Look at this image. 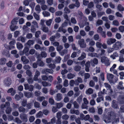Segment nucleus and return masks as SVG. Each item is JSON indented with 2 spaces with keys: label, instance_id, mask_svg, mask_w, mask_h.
<instances>
[{
  "label": "nucleus",
  "instance_id": "obj_58",
  "mask_svg": "<svg viewBox=\"0 0 124 124\" xmlns=\"http://www.w3.org/2000/svg\"><path fill=\"white\" fill-rule=\"evenodd\" d=\"M28 82L30 84H32L33 83V80L32 78H29L27 80Z\"/></svg>",
  "mask_w": 124,
  "mask_h": 124
},
{
  "label": "nucleus",
  "instance_id": "obj_42",
  "mask_svg": "<svg viewBox=\"0 0 124 124\" xmlns=\"http://www.w3.org/2000/svg\"><path fill=\"white\" fill-rule=\"evenodd\" d=\"M35 9L38 12V13H39L41 11L40 6L39 5H37L35 8Z\"/></svg>",
  "mask_w": 124,
  "mask_h": 124
},
{
  "label": "nucleus",
  "instance_id": "obj_10",
  "mask_svg": "<svg viewBox=\"0 0 124 124\" xmlns=\"http://www.w3.org/2000/svg\"><path fill=\"white\" fill-rule=\"evenodd\" d=\"M21 60L24 64H28L29 62V60L26 58L25 56H24L21 57Z\"/></svg>",
  "mask_w": 124,
  "mask_h": 124
},
{
  "label": "nucleus",
  "instance_id": "obj_16",
  "mask_svg": "<svg viewBox=\"0 0 124 124\" xmlns=\"http://www.w3.org/2000/svg\"><path fill=\"white\" fill-rule=\"evenodd\" d=\"M70 113L71 114H75L77 115H78L80 114L79 111L78 110H74L73 109H71L70 111Z\"/></svg>",
  "mask_w": 124,
  "mask_h": 124
},
{
  "label": "nucleus",
  "instance_id": "obj_44",
  "mask_svg": "<svg viewBox=\"0 0 124 124\" xmlns=\"http://www.w3.org/2000/svg\"><path fill=\"white\" fill-rule=\"evenodd\" d=\"M67 76L68 78L70 79L73 78L74 77V76L73 74L71 73H70L68 74Z\"/></svg>",
  "mask_w": 124,
  "mask_h": 124
},
{
  "label": "nucleus",
  "instance_id": "obj_49",
  "mask_svg": "<svg viewBox=\"0 0 124 124\" xmlns=\"http://www.w3.org/2000/svg\"><path fill=\"white\" fill-rule=\"evenodd\" d=\"M113 24L116 26H118L119 25V23L117 20H115L113 21Z\"/></svg>",
  "mask_w": 124,
  "mask_h": 124
},
{
  "label": "nucleus",
  "instance_id": "obj_62",
  "mask_svg": "<svg viewBox=\"0 0 124 124\" xmlns=\"http://www.w3.org/2000/svg\"><path fill=\"white\" fill-rule=\"evenodd\" d=\"M116 37L118 39H120L121 38V35L120 33H117L116 34Z\"/></svg>",
  "mask_w": 124,
  "mask_h": 124
},
{
  "label": "nucleus",
  "instance_id": "obj_13",
  "mask_svg": "<svg viewBox=\"0 0 124 124\" xmlns=\"http://www.w3.org/2000/svg\"><path fill=\"white\" fill-rule=\"evenodd\" d=\"M4 31H1L0 32V39L2 41L5 40V37L4 35Z\"/></svg>",
  "mask_w": 124,
  "mask_h": 124
},
{
  "label": "nucleus",
  "instance_id": "obj_35",
  "mask_svg": "<svg viewBox=\"0 0 124 124\" xmlns=\"http://www.w3.org/2000/svg\"><path fill=\"white\" fill-rule=\"evenodd\" d=\"M12 111V108L10 107L7 108L5 110L7 114H9Z\"/></svg>",
  "mask_w": 124,
  "mask_h": 124
},
{
  "label": "nucleus",
  "instance_id": "obj_64",
  "mask_svg": "<svg viewBox=\"0 0 124 124\" xmlns=\"http://www.w3.org/2000/svg\"><path fill=\"white\" fill-rule=\"evenodd\" d=\"M119 30L121 32H123L124 31V26H121L119 27Z\"/></svg>",
  "mask_w": 124,
  "mask_h": 124
},
{
  "label": "nucleus",
  "instance_id": "obj_34",
  "mask_svg": "<svg viewBox=\"0 0 124 124\" xmlns=\"http://www.w3.org/2000/svg\"><path fill=\"white\" fill-rule=\"evenodd\" d=\"M48 66L49 68L52 70L55 69V65L54 64L50 63L48 64Z\"/></svg>",
  "mask_w": 124,
  "mask_h": 124
},
{
  "label": "nucleus",
  "instance_id": "obj_6",
  "mask_svg": "<svg viewBox=\"0 0 124 124\" xmlns=\"http://www.w3.org/2000/svg\"><path fill=\"white\" fill-rule=\"evenodd\" d=\"M20 117L23 122L26 123L28 120L27 118V115L25 114L22 113L20 115Z\"/></svg>",
  "mask_w": 124,
  "mask_h": 124
},
{
  "label": "nucleus",
  "instance_id": "obj_39",
  "mask_svg": "<svg viewBox=\"0 0 124 124\" xmlns=\"http://www.w3.org/2000/svg\"><path fill=\"white\" fill-rule=\"evenodd\" d=\"M27 104V101L26 100H23L22 102L21 105L22 106L25 107Z\"/></svg>",
  "mask_w": 124,
  "mask_h": 124
},
{
  "label": "nucleus",
  "instance_id": "obj_52",
  "mask_svg": "<svg viewBox=\"0 0 124 124\" xmlns=\"http://www.w3.org/2000/svg\"><path fill=\"white\" fill-rule=\"evenodd\" d=\"M19 24H22L24 23V20L23 18H21L18 20Z\"/></svg>",
  "mask_w": 124,
  "mask_h": 124
},
{
  "label": "nucleus",
  "instance_id": "obj_23",
  "mask_svg": "<svg viewBox=\"0 0 124 124\" xmlns=\"http://www.w3.org/2000/svg\"><path fill=\"white\" fill-rule=\"evenodd\" d=\"M43 115V114L42 112L41 111H40L36 114V118H39L42 117Z\"/></svg>",
  "mask_w": 124,
  "mask_h": 124
},
{
  "label": "nucleus",
  "instance_id": "obj_20",
  "mask_svg": "<svg viewBox=\"0 0 124 124\" xmlns=\"http://www.w3.org/2000/svg\"><path fill=\"white\" fill-rule=\"evenodd\" d=\"M24 96L28 98H30L31 97L32 93L29 92H25L24 93Z\"/></svg>",
  "mask_w": 124,
  "mask_h": 124
},
{
  "label": "nucleus",
  "instance_id": "obj_11",
  "mask_svg": "<svg viewBox=\"0 0 124 124\" xmlns=\"http://www.w3.org/2000/svg\"><path fill=\"white\" fill-rule=\"evenodd\" d=\"M38 60L37 61L36 63H37L38 65L39 66H43L44 65L43 62L40 59V57L38 56Z\"/></svg>",
  "mask_w": 124,
  "mask_h": 124
},
{
  "label": "nucleus",
  "instance_id": "obj_12",
  "mask_svg": "<svg viewBox=\"0 0 124 124\" xmlns=\"http://www.w3.org/2000/svg\"><path fill=\"white\" fill-rule=\"evenodd\" d=\"M116 40L115 39L111 38L108 39L107 41V43L108 45H110L116 42Z\"/></svg>",
  "mask_w": 124,
  "mask_h": 124
},
{
  "label": "nucleus",
  "instance_id": "obj_8",
  "mask_svg": "<svg viewBox=\"0 0 124 124\" xmlns=\"http://www.w3.org/2000/svg\"><path fill=\"white\" fill-rule=\"evenodd\" d=\"M54 72L53 70L52 69H46L43 70L42 71L43 74H47L48 73H53Z\"/></svg>",
  "mask_w": 124,
  "mask_h": 124
},
{
  "label": "nucleus",
  "instance_id": "obj_30",
  "mask_svg": "<svg viewBox=\"0 0 124 124\" xmlns=\"http://www.w3.org/2000/svg\"><path fill=\"white\" fill-rule=\"evenodd\" d=\"M45 99V97L43 96H39L37 97V99L39 101L41 102L43 100H44Z\"/></svg>",
  "mask_w": 124,
  "mask_h": 124
},
{
  "label": "nucleus",
  "instance_id": "obj_31",
  "mask_svg": "<svg viewBox=\"0 0 124 124\" xmlns=\"http://www.w3.org/2000/svg\"><path fill=\"white\" fill-rule=\"evenodd\" d=\"M74 108L77 109H78L79 106L78 104L77 103L76 101H74L73 103Z\"/></svg>",
  "mask_w": 124,
  "mask_h": 124
},
{
  "label": "nucleus",
  "instance_id": "obj_55",
  "mask_svg": "<svg viewBox=\"0 0 124 124\" xmlns=\"http://www.w3.org/2000/svg\"><path fill=\"white\" fill-rule=\"evenodd\" d=\"M42 30L44 32H47L48 31V28L46 27L43 26Z\"/></svg>",
  "mask_w": 124,
  "mask_h": 124
},
{
  "label": "nucleus",
  "instance_id": "obj_26",
  "mask_svg": "<svg viewBox=\"0 0 124 124\" xmlns=\"http://www.w3.org/2000/svg\"><path fill=\"white\" fill-rule=\"evenodd\" d=\"M117 9L120 11H123L124 10V8L121 4H119L117 7Z\"/></svg>",
  "mask_w": 124,
  "mask_h": 124
},
{
  "label": "nucleus",
  "instance_id": "obj_7",
  "mask_svg": "<svg viewBox=\"0 0 124 124\" xmlns=\"http://www.w3.org/2000/svg\"><path fill=\"white\" fill-rule=\"evenodd\" d=\"M122 44L119 41L116 42L114 45H113V46L114 48V50H118L121 47Z\"/></svg>",
  "mask_w": 124,
  "mask_h": 124
},
{
  "label": "nucleus",
  "instance_id": "obj_38",
  "mask_svg": "<svg viewBox=\"0 0 124 124\" xmlns=\"http://www.w3.org/2000/svg\"><path fill=\"white\" fill-rule=\"evenodd\" d=\"M33 25L31 26V31L33 33H34L36 31V27H33Z\"/></svg>",
  "mask_w": 124,
  "mask_h": 124
},
{
  "label": "nucleus",
  "instance_id": "obj_29",
  "mask_svg": "<svg viewBox=\"0 0 124 124\" xmlns=\"http://www.w3.org/2000/svg\"><path fill=\"white\" fill-rule=\"evenodd\" d=\"M81 68V67L78 65H76L74 68V70L76 71H79Z\"/></svg>",
  "mask_w": 124,
  "mask_h": 124
},
{
  "label": "nucleus",
  "instance_id": "obj_9",
  "mask_svg": "<svg viewBox=\"0 0 124 124\" xmlns=\"http://www.w3.org/2000/svg\"><path fill=\"white\" fill-rule=\"evenodd\" d=\"M19 18V17H18L14 18L11 21V25H13L17 24L18 22Z\"/></svg>",
  "mask_w": 124,
  "mask_h": 124
},
{
  "label": "nucleus",
  "instance_id": "obj_25",
  "mask_svg": "<svg viewBox=\"0 0 124 124\" xmlns=\"http://www.w3.org/2000/svg\"><path fill=\"white\" fill-rule=\"evenodd\" d=\"M32 23L31 25H33V27H36L37 28H38V23L35 21H33L32 22Z\"/></svg>",
  "mask_w": 124,
  "mask_h": 124
},
{
  "label": "nucleus",
  "instance_id": "obj_36",
  "mask_svg": "<svg viewBox=\"0 0 124 124\" xmlns=\"http://www.w3.org/2000/svg\"><path fill=\"white\" fill-rule=\"evenodd\" d=\"M26 74L29 77H30L32 75V73L31 71L29 70H26Z\"/></svg>",
  "mask_w": 124,
  "mask_h": 124
},
{
  "label": "nucleus",
  "instance_id": "obj_40",
  "mask_svg": "<svg viewBox=\"0 0 124 124\" xmlns=\"http://www.w3.org/2000/svg\"><path fill=\"white\" fill-rule=\"evenodd\" d=\"M96 8L100 11H101L102 9V7L101 5L96 4Z\"/></svg>",
  "mask_w": 124,
  "mask_h": 124
},
{
  "label": "nucleus",
  "instance_id": "obj_47",
  "mask_svg": "<svg viewBox=\"0 0 124 124\" xmlns=\"http://www.w3.org/2000/svg\"><path fill=\"white\" fill-rule=\"evenodd\" d=\"M61 59V58L60 57H56L55 59V62L57 63H59L60 62Z\"/></svg>",
  "mask_w": 124,
  "mask_h": 124
},
{
  "label": "nucleus",
  "instance_id": "obj_45",
  "mask_svg": "<svg viewBox=\"0 0 124 124\" xmlns=\"http://www.w3.org/2000/svg\"><path fill=\"white\" fill-rule=\"evenodd\" d=\"M103 24V22L101 20H98L96 22V25L99 26L100 25H102Z\"/></svg>",
  "mask_w": 124,
  "mask_h": 124
},
{
  "label": "nucleus",
  "instance_id": "obj_37",
  "mask_svg": "<svg viewBox=\"0 0 124 124\" xmlns=\"http://www.w3.org/2000/svg\"><path fill=\"white\" fill-rule=\"evenodd\" d=\"M104 85L106 87L108 88V89L111 90V91H112L110 85L108 84L107 83H104Z\"/></svg>",
  "mask_w": 124,
  "mask_h": 124
},
{
  "label": "nucleus",
  "instance_id": "obj_1",
  "mask_svg": "<svg viewBox=\"0 0 124 124\" xmlns=\"http://www.w3.org/2000/svg\"><path fill=\"white\" fill-rule=\"evenodd\" d=\"M108 114L109 116H106L105 118H104V121L107 123H108L110 122L111 117L112 118H115L116 116V113L113 111L108 112Z\"/></svg>",
  "mask_w": 124,
  "mask_h": 124
},
{
  "label": "nucleus",
  "instance_id": "obj_15",
  "mask_svg": "<svg viewBox=\"0 0 124 124\" xmlns=\"http://www.w3.org/2000/svg\"><path fill=\"white\" fill-rule=\"evenodd\" d=\"M112 107L115 109L119 108L118 104L115 100H113L112 102Z\"/></svg>",
  "mask_w": 124,
  "mask_h": 124
},
{
  "label": "nucleus",
  "instance_id": "obj_59",
  "mask_svg": "<svg viewBox=\"0 0 124 124\" xmlns=\"http://www.w3.org/2000/svg\"><path fill=\"white\" fill-rule=\"evenodd\" d=\"M34 105L35 107L39 108L40 107V104L39 103L35 101L34 103Z\"/></svg>",
  "mask_w": 124,
  "mask_h": 124
},
{
  "label": "nucleus",
  "instance_id": "obj_5",
  "mask_svg": "<svg viewBox=\"0 0 124 124\" xmlns=\"http://www.w3.org/2000/svg\"><path fill=\"white\" fill-rule=\"evenodd\" d=\"M78 43L81 47L85 48L86 46V43L85 42L84 40L83 39H79L78 41Z\"/></svg>",
  "mask_w": 124,
  "mask_h": 124
},
{
  "label": "nucleus",
  "instance_id": "obj_22",
  "mask_svg": "<svg viewBox=\"0 0 124 124\" xmlns=\"http://www.w3.org/2000/svg\"><path fill=\"white\" fill-rule=\"evenodd\" d=\"M93 93V89L91 88H89L85 91V93L87 94H92Z\"/></svg>",
  "mask_w": 124,
  "mask_h": 124
},
{
  "label": "nucleus",
  "instance_id": "obj_53",
  "mask_svg": "<svg viewBox=\"0 0 124 124\" xmlns=\"http://www.w3.org/2000/svg\"><path fill=\"white\" fill-rule=\"evenodd\" d=\"M94 51V48L92 46H90L88 49L87 51L88 52L90 51L91 52H93Z\"/></svg>",
  "mask_w": 124,
  "mask_h": 124
},
{
  "label": "nucleus",
  "instance_id": "obj_41",
  "mask_svg": "<svg viewBox=\"0 0 124 124\" xmlns=\"http://www.w3.org/2000/svg\"><path fill=\"white\" fill-rule=\"evenodd\" d=\"M83 97V96L82 95H80L77 99V101L79 103H80L81 102L82 100V98Z\"/></svg>",
  "mask_w": 124,
  "mask_h": 124
},
{
  "label": "nucleus",
  "instance_id": "obj_28",
  "mask_svg": "<svg viewBox=\"0 0 124 124\" xmlns=\"http://www.w3.org/2000/svg\"><path fill=\"white\" fill-rule=\"evenodd\" d=\"M104 100V97L102 96H98L96 99V101L98 103L100 102L101 101H103Z\"/></svg>",
  "mask_w": 124,
  "mask_h": 124
},
{
  "label": "nucleus",
  "instance_id": "obj_43",
  "mask_svg": "<svg viewBox=\"0 0 124 124\" xmlns=\"http://www.w3.org/2000/svg\"><path fill=\"white\" fill-rule=\"evenodd\" d=\"M37 2L41 4H44L45 3V2L44 0H36Z\"/></svg>",
  "mask_w": 124,
  "mask_h": 124
},
{
  "label": "nucleus",
  "instance_id": "obj_33",
  "mask_svg": "<svg viewBox=\"0 0 124 124\" xmlns=\"http://www.w3.org/2000/svg\"><path fill=\"white\" fill-rule=\"evenodd\" d=\"M17 47V48L19 49H22L23 47L22 45L19 42H17L16 44Z\"/></svg>",
  "mask_w": 124,
  "mask_h": 124
},
{
  "label": "nucleus",
  "instance_id": "obj_18",
  "mask_svg": "<svg viewBox=\"0 0 124 124\" xmlns=\"http://www.w3.org/2000/svg\"><path fill=\"white\" fill-rule=\"evenodd\" d=\"M18 110L20 112H22L23 113H25V109L23 106H20L18 108Z\"/></svg>",
  "mask_w": 124,
  "mask_h": 124
},
{
  "label": "nucleus",
  "instance_id": "obj_19",
  "mask_svg": "<svg viewBox=\"0 0 124 124\" xmlns=\"http://www.w3.org/2000/svg\"><path fill=\"white\" fill-rule=\"evenodd\" d=\"M62 94L60 93H58L57 94L56 100L57 101H59L62 100Z\"/></svg>",
  "mask_w": 124,
  "mask_h": 124
},
{
  "label": "nucleus",
  "instance_id": "obj_17",
  "mask_svg": "<svg viewBox=\"0 0 124 124\" xmlns=\"http://www.w3.org/2000/svg\"><path fill=\"white\" fill-rule=\"evenodd\" d=\"M18 27L16 25H11L10 27V29L12 31H14L18 28Z\"/></svg>",
  "mask_w": 124,
  "mask_h": 124
},
{
  "label": "nucleus",
  "instance_id": "obj_14",
  "mask_svg": "<svg viewBox=\"0 0 124 124\" xmlns=\"http://www.w3.org/2000/svg\"><path fill=\"white\" fill-rule=\"evenodd\" d=\"M78 12L79 15V17L80 19H82L83 18L84 21L85 22H86L87 20L86 18L84 16L83 14L81 11H79Z\"/></svg>",
  "mask_w": 124,
  "mask_h": 124
},
{
  "label": "nucleus",
  "instance_id": "obj_46",
  "mask_svg": "<svg viewBox=\"0 0 124 124\" xmlns=\"http://www.w3.org/2000/svg\"><path fill=\"white\" fill-rule=\"evenodd\" d=\"M92 62L93 61V63L95 64H98V59L96 58H94L93 60H91L90 62Z\"/></svg>",
  "mask_w": 124,
  "mask_h": 124
},
{
  "label": "nucleus",
  "instance_id": "obj_60",
  "mask_svg": "<svg viewBox=\"0 0 124 124\" xmlns=\"http://www.w3.org/2000/svg\"><path fill=\"white\" fill-rule=\"evenodd\" d=\"M35 117L34 116H30L29 118V121L31 122H33L35 120Z\"/></svg>",
  "mask_w": 124,
  "mask_h": 124
},
{
  "label": "nucleus",
  "instance_id": "obj_54",
  "mask_svg": "<svg viewBox=\"0 0 124 124\" xmlns=\"http://www.w3.org/2000/svg\"><path fill=\"white\" fill-rule=\"evenodd\" d=\"M33 15L34 17L37 20H39V16L37 15L35 13H34L33 14Z\"/></svg>",
  "mask_w": 124,
  "mask_h": 124
},
{
  "label": "nucleus",
  "instance_id": "obj_3",
  "mask_svg": "<svg viewBox=\"0 0 124 124\" xmlns=\"http://www.w3.org/2000/svg\"><path fill=\"white\" fill-rule=\"evenodd\" d=\"M101 62L102 63H104L105 65L108 66L110 65L109 60L107 57L104 56L101 57Z\"/></svg>",
  "mask_w": 124,
  "mask_h": 124
},
{
  "label": "nucleus",
  "instance_id": "obj_50",
  "mask_svg": "<svg viewBox=\"0 0 124 124\" xmlns=\"http://www.w3.org/2000/svg\"><path fill=\"white\" fill-rule=\"evenodd\" d=\"M52 21V20L51 19H49L46 22V25L48 26H50Z\"/></svg>",
  "mask_w": 124,
  "mask_h": 124
},
{
  "label": "nucleus",
  "instance_id": "obj_63",
  "mask_svg": "<svg viewBox=\"0 0 124 124\" xmlns=\"http://www.w3.org/2000/svg\"><path fill=\"white\" fill-rule=\"evenodd\" d=\"M80 34L83 36H84L86 35V33L85 31L82 30H81L80 31Z\"/></svg>",
  "mask_w": 124,
  "mask_h": 124
},
{
  "label": "nucleus",
  "instance_id": "obj_21",
  "mask_svg": "<svg viewBox=\"0 0 124 124\" xmlns=\"http://www.w3.org/2000/svg\"><path fill=\"white\" fill-rule=\"evenodd\" d=\"M6 61V59L4 58H2L0 59V64L1 65L4 64H5Z\"/></svg>",
  "mask_w": 124,
  "mask_h": 124
},
{
  "label": "nucleus",
  "instance_id": "obj_51",
  "mask_svg": "<svg viewBox=\"0 0 124 124\" xmlns=\"http://www.w3.org/2000/svg\"><path fill=\"white\" fill-rule=\"evenodd\" d=\"M23 68L25 70H29L30 69V67L29 65L25 64L23 66Z\"/></svg>",
  "mask_w": 124,
  "mask_h": 124
},
{
  "label": "nucleus",
  "instance_id": "obj_32",
  "mask_svg": "<svg viewBox=\"0 0 124 124\" xmlns=\"http://www.w3.org/2000/svg\"><path fill=\"white\" fill-rule=\"evenodd\" d=\"M85 57V54L83 53V54L81 55V56L78 58V60H82Z\"/></svg>",
  "mask_w": 124,
  "mask_h": 124
},
{
  "label": "nucleus",
  "instance_id": "obj_2",
  "mask_svg": "<svg viewBox=\"0 0 124 124\" xmlns=\"http://www.w3.org/2000/svg\"><path fill=\"white\" fill-rule=\"evenodd\" d=\"M107 77L108 80L110 84L112 83L114 84L116 82V80H115V81L113 80V78L114 77V75L113 74H108Z\"/></svg>",
  "mask_w": 124,
  "mask_h": 124
},
{
  "label": "nucleus",
  "instance_id": "obj_56",
  "mask_svg": "<svg viewBox=\"0 0 124 124\" xmlns=\"http://www.w3.org/2000/svg\"><path fill=\"white\" fill-rule=\"evenodd\" d=\"M114 49L113 47L110 48L109 47L107 49L108 52V53H110L114 51Z\"/></svg>",
  "mask_w": 124,
  "mask_h": 124
},
{
  "label": "nucleus",
  "instance_id": "obj_4",
  "mask_svg": "<svg viewBox=\"0 0 124 124\" xmlns=\"http://www.w3.org/2000/svg\"><path fill=\"white\" fill-rule=\"evenodd\" d=\"M12 81L11 78L8 77L5 78L3 81L4 84L6 86L9 87L11 84Z\"/></svg>",
  "mask_w": 124,
  "mask_h": 124
},
{
  "label": "nucleus",
  "instance_id": "obj_48",
  "mask_svg": "<svg viewBox=\"0 0 124 124\" xmlns=\"http://www.w3.org/2000/svg\"><path fill=\"white\" fill-rule=\"evenodd\" d=\"M42 14L45 16L48 17L50 15V13L47 11H45V12H43Z\"/></svg>",
  "mask_w": 124,
  "mask_h": 124
},
{
  "label": "nucleus",
  "instance_id": "obj_57",
  "mask_svg": "<svg viewBox=\"0 0 124 124\" xmlns=\"http://www.w3.org/2000/svg\"><path fill=\"white\" fill-rule=\"evenodd\" d=\"M90 55L92 57H98L97 54L96 53H92Z\"/></svg>",
  "mask_w": 124,
  "mask_h": 124
},
{
  "label": "nucleus",
  "instance_id": "obj_61",
  "mask_svg": "<svg viewBox=\"0 0 124 124\" xmlns=\"http://www.w3.org/2000/svg\"><path fill=\"white\" fill-rule=\"evenodd\" d=\"M41 55L42 57H46L47 55L46 53L44 52H42L41 53Z\"/></svg>",
  "mask_w": 124,
  "mask_h": 124
},
{
  "label": "nucleus",
  "instance_id": "obj_27",
  "mask_svg": "<svg viewBox=\"0 0 124 124\" xmlns=\"http://www.w3.org/2000/svg\"><path fill=\"white\" fill-rule=\"evenodd\" d=\"M57 108L58 109H59L62 107L63 106V104L61 102L57 103L56 104Z\"/></svg>",
  "mask_w": 124,
  "mask_h": 124
},
{
  "label": "nucleus",
  "instance_id": "obj_24",
  "mask_svg": "<svg viewBox=\"0 0 124 124\" xmlns=\"http://www.w3.org/2000/svg\"><path fill=\"white\" fill-rule=\"evenodd\" d=\"M42 84L43 86L44 87H46L47 86H50L51 85L50 83H48L46 81H43L42 82Z\"/></svg>",
  "mask_w": 124,
  "mask_h": 124
}]
</instances>
